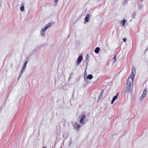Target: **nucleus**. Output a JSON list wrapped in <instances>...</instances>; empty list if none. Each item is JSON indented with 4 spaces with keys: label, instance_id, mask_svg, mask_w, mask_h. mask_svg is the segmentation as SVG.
<instances>
[{
    "label": "nucleus",
    "instance_id": "obj_12",
    "mask_svg": "<svg viewBox=\"0 0 148 148\" xmlns=\"http://www.w3.org/2000/svg\"><path fill=\"white\" fill-rule=\"evenodd\" d=\"M28 61V60H27L25 62V63L24 64V65L23 66V68L22 69L25 70V68H26V65H27V63Z\"/></svg>",
    "mask_w": 148,
    "mask_h": 148
},
{
    "label": "nucleus",
    "instance_id": "obj_32",
    "mask_svg": "<svg viewBox=\"0 0 148 148\" xmlns=\"http://www.w3.org/2000/svg\"><path fill=\"white\" fill-rule=\"evenodd\" d=\"M58 0H54L55 2H57Z\"/></svg>",
    "mask_w": 148,
    "mask_h": 148
},
{
    "label": "nucleus",
    "instance_id": "obj_33",
    "mask_svg": "<svg viewBox=\"0 0 148 148\" xmlns=\"http://www.w3.org/2000/svg\"><path fill=\"white\" fill-rule=\"evenodd\" d=\"M71 76H70L69 77V80L71 78Z\"/></svg>",
    "mask_w": 148,
    "mask_h": 148
},
{
    "label": "nucleus",
    "instance_id": "obj_35",
    "mask_svg": "<svg viewBox=\"0 0 148 148\" xmlns=\"http://www.w3.org/2000/svg\"><path fill=\"white\" fill-rule=\"evenodd\" d=\"M43 148H46L45 147H43Z\"/></svg>",
    "mask_w": 148,
    "mask_h": 148
},
{
    "label": "nucleus",
    "instance_id": "obj_10",
    "mask_svg": "<svg viewBox=\"0 0 148 148\" xmlns=\"http://www.w3.org/2000/svg\"><path fill=\"white\" fill-rule=\"evenodd\" d=\"M25 71V70L23 69H22L21 71L19 73V77H18V79H19L22 76L23 72Z\"/></svg>",
    "mask_w": 148,
    "mask_h": 148
},
{
    "label": "nucleus",
    "instance_id": "obj_17",
    "mask_svg": "<svg viewBox=\"0 0 148 148\" xmlns=\"http://www.w3.org/2000/svg\"><path fill=\"white\" fill-rule=\"evenodd\" d=\"M119 94V93H118L115 96H114L112 98V99L114 101H115L116 99H117V98L118 97V96Z\"/></svg>",
    "mask_w": 148,
    "mask_h": 148
},
{
    "label": "nucleus",
    "instance_id": "obj_23",
    "mask_svg": "<svg viewBox=\"0 0 148 148\" xmlns=\"http://www.w3.org/2000/svg\"><path fill=\"white\" fill-rule=\"evenodd\" d=\"M47 29V27H46L45 26L43 28H42V32H45Z\"/></svg>",
    "mask_w": 148,
    "mask_h": 148
},
{
    "label": "nucleus",
    "instance_id": "obj_28",
    "mask_svg": "<svg viewBox=\"0 0 148 148\" xmlns=\"http://www.w3.org/2000/svg\"><path fill=\"white\" fill-rule=\"evenodd\" d=\"M114 101H115L114 100H113L112 99V100L111 101V104H113V103L114 102Z\"/></svg>",
    "mask_w": 148,
    "mask_h": 148
},
{
    "label": "nucleus",
    "instance_id": "obj_21",
    "mask_svg": "<svg viewBox=\"0 0 148 148\" xmlns=\"http://www.w3.org/2000/svg\"><path fill=\"white\" fill-rule=\"evenodd\" d=\"M128 0H124L123 2V4L124 5H126L127 3Z\"/></svg>",
    "mask_w": 148,
    "mask_h": 148
},
{
    "label": "nucleus",
    "instance_id": "obj_36",
    "mask_svg": "<svg viewBox=\"0 0 148 148\" xmlns=\"http://www.w3.org/2000/svg\"><path fill=\"white\" fill-rule=\"evenodd\" d=\"M141 0V1H143V0Z\"/></svg>",
    "mask_w": 148,
    "mask_h": 148
},
{
    "label": "nucleus",
    "instance_id": "obj_2",
    "mask_svg": "<svg viewBox=\"0 0 148 148\" xmlns=\"http://www.w3.org/2000/svg\"><path fill=\"white\" fill-rule=\"evenodd\" d=\"M82 59L83 57L82 56L80 55L79 56L77 59L76 65H78L82 61Z\"/></svg>",
    "mask_w": 148,
    "mask_h": 148
},
{
    "label": "nucleus",
    "instance_id": "obj_18",
    "mask_svg": "<svg viewBox=\"0 0 148 148\" xmlns=\"http://www.w3.org/2000/svg\"><path fill=\"white\" fill-rule=\"evenodd\" d=\"M89 60L88 59L87 57H87L86 58V67H87V66H88V64L89 62Z\"/></svg>",
    "mask_w": 148,
    "mask_h": 148
},
{
    "label": "nucleus",
    "instance_id": "obj_15",
    "mask_svg": "<svg viewBox=\"0 0 148 148\" xmlns=\"http://www.w3.org/2000/svg\"><path fill=\"white\" fill-rule=\"evenodd\" d=\"M93 76L92 75L89 74L87 76V79L90 80L93 78Z\"/></svg>",
    "mask_w": 148,
    "mask_h": 148
},
{
    "label": "nucleus",
    "instance_id": "obj_4",
    "mask_svg": "<svg viewBox=\"0 0 148 148\" xmlns=\"http://www.w3.org/2000/svg\"><path fill=\"white\" fill-rule=\"evenodd\" d=\"M132 74L131 76L134 77L136 73L135 69L134 67H133L132 70Z\"/></svg>",
    "mask_w": 148,
    "mask_h": 148
},
{
    "label": "nucleus",
    "instance_id": "obj_30",
    "mask_svg": "<svg viewBox=\"0 0 148 148\" xmlns=\"http://www.w3.org/2000/svg\"><path fill=\"white\" fill-rule=\"evenodd\" d=\"M114 59H115V60H114V61H115V60H116V56H115L114 57V58H113V60H114Z\"/></svg>",
    "mask_w": 148,
    "mask_h": 148
},
{
    "label": "nucleus",
    "instance_id": "obj_19",
    "mask_svg": "<svg viewBox=\"0 0 148 148\" xmlns=\"http://www.w3.org/2000/svg\"><path fill=\"white\" fill-rule=\"evenodd\" d=\"M81 127L80 124H79L77 125V126L76 127V130H79V128Z\"/></svg>",
    "mask_w": 148,
    "mask_h": 148
},
{
    "label": "nucleus",
    "instance_id": "obj_3",
    "mask_svg": "<svg viewBox=\"0 0 148 148\" xmlns=\"http://www.w3.org/2000/svg\"><path fill=\"white\" fill-rule=\"evenodd\" d=\"M86 115L85 114H84L81 117V118L79 122L82 125L84 124V120L86 118Z\"/></svg>",
    "mask_w": 148,
    "mask_h": 148
},
{
    "label": "nucleus",
    "instance_id": "obj_29",
    "mask_svg": "<svg viewBox=\"0 0 148 148\" xmlns=\"http://www.w3.org/2000/svg\"><path fill=\"white\" fill-rule=\"evenodd\" d=\"M73 74V73H70V76H71V77L72 76V75Z\"/></svg>",
    "mask_w": 148,
    "mask_h": 148
},
{
    "label": "nucleus",
    "instance_id": "obj_7",
    "mask_svg": "<svg viewBox=\"0 0 148 148\" xmlns=\"http://www.w3.org/2000/svg\"><path fill=\"white\" fill-rule=\"evenodd\" d=\"M147 93V89L146 88H145L144 90L143 91V93L142 95L143 97H145L146 96V95Z\"/></svg>",
    "mask_w": 148,
    "mask_h": 148
},
{
    "label": "nucleus",
    "instance_id": "obj_14",
    "mask_svg": "<svg viewBox=\"0 0 148 148\" xmlns=\"http://www.w3.org/2000/svg\"><path fill=\"white\" fill-rule=\"evenodd\" d=\"M133 82H132V81L129 82H127V85L129 86L130 85L131 86L133 87Z\"/></svg>",
    "mask_w": 148,
    "mask_h": 148
},
{
    "label": "nucleus",
    "instance_id": "obj_25",
    "mask_svg": "<svg viewBox=\"0 0 148 148\" xmlns=\"http://www.w3.org/2000/svg\"><path fill=\"white\" fill-rule=\"evenodd\" d=\"M104 91V90H102V91H101V93L100 94V96H101V98L102 97V94H103V92Z\"/></svg>",
    "mask_w": 148,
    "mask_h": 148
},
{
    "label": "nucleus",
    "instance_id": "obj_5",
    "mask_svg": "<svg viewBox=\"0 0 148 148\" xmlns=\"http://www.w3.org/2000/svg\"><path fill=\"white\" fill-rule=\"evenodd\" d=\"M134 79V77H132V76H131L130 78V77L128 78L127 82H130L131 81H132V82H133Z\"/></svg>",
    "mask_w": 148,
    "mask_h": 148
},
{
    "label": "nucleus",
    "instance_id": "obj_26",
    "mask_svg": "<svg viewBox=\"0 0 148 148\" xmlns=\"http://www.w3.org/2000/svg\"><path fill=\"white\" fill-rule=\"evenodd\" d=\"M123 40L124 42H125L127 40V39L126 38H124L123 39Z\"/></svg>",
    "mask_w": 148,
    "mask_h": 148
},
{
    "label": "nucleus",
    "instance_id": "obj_9",
    "mask_svg": "<svg viewBox=\"0 0 148 148\" xmlns=\"http://www.w3.org/2000/svg\"><path fill=\"white\" fill-rule=\"evenodd\" d=\"M25 71V70L23 69H22L21 71L19 73V77H18V79H19L22 76L23 72Z\"/></svg>",
    "mask_w": 148,
    "mask_h": 148
},
{
    "label": "nucleus",
    "instance_id": "obj_1",
    "mask_svg": "<svg viewBox=\"0 0 148 148\" xmlns=\"http://www.w3.org/2000/svg\"><path fill=\"white\" fill-rule=\"evenodd\" d=\"M133 88V87L131 86L130 85H127L124 94L126 93L131 94L132 92Z\"/></svg>",
    "mask_w": 148,
    "mask_h": 148
},
{
    "label": "nucleus",
    "instance_id": "obj_20",
    "mask_svg": "<svg viewBox=\"0 0 148 148\" xmlns=\"http://www.w3.org/2000/svg\"><path fill=\"white\" fill-rule=\"evenodd\" d=\"M20 10L21 11H23L24 10V6L23 5L20 8Z\"/></svg>",
    "mask_w": 148,
    "mask_h": 148
},
{
    "label": "nucleus",
    "instance_id": "obj_27",
    "mask_svg": "<svg viewBox=\"0 0 148 148\" xmlns=\"http://www.w3.org/2000/svg\"><path fill=\"white\" fill-rule=\"evenodd\" d=\"M144 97H143V96H141L140 97V99L141 100H142L143 99V98Z\"/></svg>",
    "mask_w": 148,
    "mask_h": 148
},
{
    "label": "nucleus",
    "instance_id": "obj_16",
    "mask_svg": "<svg viewBox=\"0 0 148 148\" xmlns=\"http://www.w3.org/2000/svg\"><path fill=\"white\" fill-rule=\"evenodd\" d=\"M126 23V20L125 19H123L122 21H121V23L122 24V26H124Z\"/></svg>",
    "mask_w": 148,
    "mask_h": 148
},
{
    "label": "nucleus",
    "instance_id": "obj_24",
    "mask_svg": "<svg viewBox=\"0 0 148 148\" xmlns=\"http://www.w3.org/2000/svg\"><path fill=\"white\" fill-rule=\"evenodd\" d=\"M40 34L42 35L44 37L45 36V33L43 32H40Z\"/></svg>",
    "mask_w": 148,
    "mask_h": 148
},
{
    "label": "nucleus",
    "instance_id": "obj_11",
    "mask_svg": "<svg viewBox=\"0 0 148 148\" xmlns=\"http://www.w3.org/2000/svg\"><path fill=\"white\" fill-rule=\"evenodd\" d=\"M100 49V48L99 47H97L95 50V52L96 53H98L99 52Z\"/></svg>",
    "mask_w": 148,
    "mask_h": 148
},
{
    "label": "nucleus",
    "instance_id": "obj_22",
    "mask_svg": "<svg viewBox=\"0 0 148 148\" xmlns=\"http://www.w3.org/2000/svg\"><path fill=\"white\" fill-rule=\"evenodd\" d=\"M138 8L139 9H141L142 8V5L140 3H138Z\"/></svg>",
    "mask_w": 148,
    "mask_h": 148
},
{
    "label": "nucleus",
    "instance_id": "obj_31",
    "mask_svg": "<svg viewBox=\"0 0 148 148\" xmlns=\"http://www.w3.org/2000/svg\"><path fill=\"white\" fill-rule=\"evenodd\" d=\"M101 97V96H100V95L99 96V99H98V100H99L100 99H101L100 97Z\"/></svg>",
    "mask_w": 148,
    "mask_h": 148
},
{
    "label": "nucleus",
    "instance_id": "obj_8",
    "mask_svg": "<svg viewBox=\"0 0 148 148\" xmlns=\"http://www.w3.org/2000/svg\"><path fill=\"white\" fill-rule=\"evenodd\" d=\"M25 71V70L23 69H22L21 71L19 73V77H18V79H19L22 76L23 72Z\"/></svg>",
    "mask_w": 148,
    "mask_h": 148
},
{
    "label": "nucleus",
    "instance_id": "obj_13",
    "mask_svg": "<svg viewBox=\"0 0 148 148\" xmlns=\"http://www.w3.org/2000/svg\"><path fill=\"white\" fill-rule=\"evenodd\" d=\"M52 24L51 23H49L47 24L45 26L47 27V29L50 27L52 25Z\"/></svg>",
    "mask_w": 148,
    "mask_h": 148
},
{
    "label": "nucleus",
    "instance_id": "obj_6",
    "mask_svg": "<svg viewBox=\"0 0 148 148\" xmlns=\"http://www.w3.org/2000/svg\"><path fill=\"white\" fill-rule=\"evenodd\" d=\"M90 15L89 14H87L86 15L85 17V21L86 22H88L89 20V17Z\"/></svg>",
    "mask_w": 148,
    "mask_h": 148
},
{
    "label": "nucleus",
    "instance_id": "obj_34",
    "mask_svg": "<svg viewBox=\"0 0 148 148\" xmlns=\"http://www.w3.org/2000/svg\"><path fill=\"white\" fill-rule=\"evenodd\" d=\"M148 49V48H147L146 49V50H145V51H146L147 50V49Z\"/></svg>",
    "mask_w": 148,
    "mask_h": 148
}]
</instances>
